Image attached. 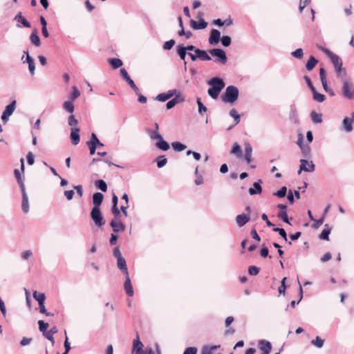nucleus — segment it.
Returning a JSON list of instances; mask_svg holds the SVG:
<instances>
[{
  "instance_id": "1",
  "label": "nucleus",
  "mask_w": 354,
  "mask_h": 354,
  "mask_svg": "<svg viewBox=\"0 0 354 354\" xmlns=\"http://www.w3.org/2000/svg\"><path fill=\"white\" fill-rule=\"evenodd\" d=\"M319 49L324 52L330 59V61L335 67L337 77H344L346 75V71L345 68H342L343 64L342 59L328 48L319 46Z\"/></svg>"
},
{
  "instance_id": "2",
  "label": "nucleus",
  "mask_w": 354,
  "mask_h": 354,
  "mask_svg": "<svg viewBox=\"0 0 354 354\" xmlns=\"http://www.w3.org/2000/svg\"><path fill=\"white\" fill-rule=\"evenodd\" d=\"M342 82V95L350 100H354V84L351 80L346 75L344 77H339Z\"/></svg>"
},
{
  "instance_id": "3",
  "label": "nucleus",
  "mask_w": 354,
  "mask_h": 354,
  "mask_svg": "<svg viewBox=\"0 0 354 354\" xmlns=\"http://www.w3.org/2000/svg\"><path fill=\"white\" fill-rule=\"evenodd\" d=\"M239 97V89L236 86L230 85L228 86L224 94L222 95L221 99L225 102L233 104L237 100Z\"/></svg>"
},
{
  "instance_id": "4",
  "label": "nucleus",
  "mask_w": 354,
  "mask_h": 354,
  "mask_svg": "<svg viewBox=\"0 0 354 354\" xmlns=\"http://www.w3.org/2000/svg\"><path fill=\"white\" fill-rule=\"evenodd\" d=\"M91 218L96 226L101 227L104 225L105 222L100 208H92Z\"/></svg>"
},
{
  "instance_id": "5",
  "label": "nucleus",
  "mask_w": 354,
  "mask_h": 354,
  "mask_svg": "<svg viewBox=\"0 0 354 354\" xmlns=\"http://www.w3.org/2000/svg\"><path fill=\"white\" fill-rule=\"evenodd\" d=\"M209 54L216 57V62L225 64L227 61V57L224 50L221 48H212L209 50Z\"/></svg>"
},
{
  "instance_id": "6",
  "label": "nucleus",
  "mask_w": 354,
  "mask_h": 354,
  "mask_svg": "<svg viewBox=\"0 0 354 354\" xmlns=\"http://www.w3.org/2000/svg\"><path fill=\"white\" fill-rule=\"evenodd\" d=\"M120 74L122 77L127 81L130 87L134 91L136 95H138L139 88L133 82V80L131 78L129 75L125 68H122L120 69Z\"/></svg>"
},
{
  "instance_id": "7",
  "label": "nucleus",
  "mask_w": 354,
  "mask_h": 354,
  "mask_svg": "<svg viewBox=\"0 0 354 354\" xmlns=\"http://www.w3.org/2000/svg\"><path fill=\"white\" fill-rule=\"evenodd\" d=\"M207 84L211 86L212 88L217 89L220 91H221L225 86L223 80L218 77H212L208 81Z\"/></svg>"
},
{
  "instance_id": "8",
  "label": "nucleus",
  "mask_w": 354,
  "mask_h": 354,
  "mask_svg": "<svg viewBox=\"0 0 354 354\" xmlns=\"http://www.w3.org/2000/svg\"><path fill=\"white\" fill-rule=\"evenodd\" d=\"M354 122V112L351 113V117H345L342 122L343 130L347 133L353 130V123Z\"/></svg>"
},
{
  "instance_id": "9",
  "label": "nucleus",
  "mask_w": 354,
  "mask_h": 354,
  "mask_svg": "<svg viewBox=\"0 0 354 354\" xmlns=\"http://www.w3.org/2000/svg\"><path fill=\"white\" fill-rule=\"evenodd\" d=\"M301 165L299 167V174L301 173V171H304L306 172H313L315 171V166L313 161L308 162L307 160L301 159L300 160Z\"/></svg>"
},
{
  "instance_id": "10",
  "label": "nucleus",
  "mask_w": 354,
  "mask_h": 354,
  "mask_svg": "<svg viewBox=\"0 0 354 354\" xmlns=\"http://www.w3.org/2000/svg\"><path fill=\"white\" fill-rule=\"evenodd\" d=\"M258 346L261 354H270L272 350V344L266 339H261L258 342Z\"/></svg>"
},
{
  "instance_id": "11",
  "label": "nucleus",
  "mask_w": 354,
  "mask_h": 354,
  "mask_svg": "<svg viewBox=\"0 0 354 354\" xmlns=\"http://www.w3.org/2000/svg\"><path fill=\"white\" fill-rule=\"evenodd\" d=\"M221 39V32L217 29H212L209 37V43L211 45H216Z\"/></svg>"
},
{
  "instance_id": "12",
  "label": "nucleus",
  "mask_w": 354,
  "mask_h": 354,
  "mask_svg": "<svg viewBox=\"0 0 354 354\" xmlns=\"http://www.w3.org/2000/svg\"><path fill=\"white\" fill-rule=\"evenodd\" d=\"M262 180L259 179L257 182L253 183V187L249 188L248 193L250 195L253 196L255 194H260L262 192Z\"/></svg>"
},
{
  "instance_id": "13",
  "label": "nucleus",
  "mask_w": 354,
  "mask_h": 354,
  "mask_svg": "<svg viewBox=\"0 0 354 354\" xmlns=\"http://www.w3.org/2000/svg\"><path fill=\"white\" fill-rule=\"evenodd\" d=\"M189 24L194 30H202L207 28L208 23L205 19L198 20V21L191 20Z\"/></svg>"
},
{
  "instance_id": "14",
  "label": "nucleus",
  "mask_w": 354,
  "mask_h": 354,
  "mask_svg": "<svg viewBox=\"0 0 354 354\" xmlns=\"http://www.w3.org/2000/svg\"><path fill=\"white\" fill-rule=\"evenodd\" d=\"M142 354L143 353V344L140 339L138 334L136 335V339L133 340L132 353Z\"/></svg>"
},
{
  "instance_id": "15",
  "label": "nucleus",
  "mask_w": 354,
  "mask_h": 354,
  "mask_svg": "<svg viewBox=\"0 0 354 354\" xmlns=\"http://www.w3.org/2000/svg\"><path fill=\"white\" fill-rule=\"evenodd\" d=\"M110 225L113 228V231L115 233H118L119 232H123L126 229L125 225L121 221H117L115 220H111L110 222Z\"/></svg>"
},
{
  "instance_id": "16",
  "label": "nucleus",
  "mask_w": 354,
  "mask_h": 354,
  "mask_svg": "<svg viewBox=\"0 0 354 354\" xmlns=\"http://www.w3.org/2000/svg\"><path fill=\"white\" fill-rule=\"evenodd\" d=\"M124 290H125L127 295L129 297H133V296L134 292H133V286L131 285V279H130V277H129V274L125 275V281H124Z\"/></svg>"
},
{
  "instance_id": "17",
  "label": "nucleus",
  "mask_w": 354,
  "mask_h": 354,
  "mask_svg": "<svg viewBox=\"0 0 354 354\" xmlns=\"http://www.w3.org/2000/svg\"><path fill=\"white\" fill-rule=\"evenodd\" d=\"M250 220V215L242 214L236 217V223L239 227L244 226Z\"/></svg>"
},
{
  "instance_id": "18",
  "label": "nucleus",
  "mask_w": 354,
  "mask_h": 354,
  "mask_svg": "<svg viewBox=\"0 0 354 354\" xmlns=\"http://www.w3.org/2000/svg\"><path fill=\"white\" fill-rule=\"evenodd\" d=\"M70 138L71 140V142L74 145H77L79 144L80 141V129L79 128H72L71 131Z\"/></svg>"
},
{
  "instance_id": "19",
  "label": "nucleus",
  "mask_w": 354,
  "mask_h": 354,
  "mask_svg": "<svg viewBox=\"0 0 354 354\" xmlns=\"http://www.w3.org/2000/svg\"><path fill=\"white\" fill-rule=\"evenodd\" d=\"M104 200V195L100 192L94 193L93 195V208H100Z\"/></svg>"
},
{
  "instance_id": "20",
  "label": "nucleus",
  "mask_w": 354,
  "mask_h": 354,
  "mask_svg": "<svg viewBox=\"0 0 354 354\" xmlns=\"http://www.w3.org/2000/svg\"><path fill=\"white\" fill-rule=\"evenodd\" d=\"M117 266L118 268L124 275L129 274L127 262L124 257L120 258L119 259L117 260Z\"/></svg>"
},
{
  "instance_id": "21",
  "label": "nucleus",
  "mask_w": 354,
  "mask_h": 354,
  "mask_svg": "<svg viewBox=\"0 0 354 354\" xmlns=\"http://www.w3.org/2000/svg\"><path fill=\"white\" fill-rule=\"evenodd\" d=\"M24 53L26 54V62L28 64V69H29L30 74L32 75H33L35 74V69L34 59L32 57H31L29 55L28 50L24 51Z\"/></svg>"
},
{
  "instance_id": "22",
  "label": "nucleus",
  "mask_w": 354,
  "mask_h": 354,
  "mask_svg": "<svg viewBox=\"0 0 354 354\" xmlns=\"http://www.w3.org/2000/svg\"><path fill=\"white\" fill-rule=\"evenodd\" d=\"M331 228L330 227L328 224L324 225V229L322 230V233L319 234V238L322 240L328 241L329 240V234H330Z\"/></svg>"
},
{
  "instance_id": "23",
  "label": "nucleus",
  "mask_w": 354,
  "mask_h": 354,
  "mask_svg": "<svg viewBox=\"0 0 354 354\" xmlns=\"http://www.w3.org/2000/svg\"><path fill=\"white\" fill-rule=\"evenodd\" d=\"M176 50L180 59L184 61V65L186 68L187 62H185V57L188 53H187V51L184 49V46L182 45H178L176 47Z\"/></svg>"
},
{
  "instance_id": "24",
  "label": "nucleus",
  "mask_w": 354,
  "mask_h": 354,
  "mask_svg": "<svg viewBox=\"0 0 354 354\" xmlns=\"http://www.w3.org/2000/svg\"><path fill=\"white\" fill-rule=\"evenodd\" d=\"M230 115L231 117H232L234 118L235 123L234 125L229 127L227 128V130L232 129L233 128V127L238 124L241 120V116L238 113V112L236 111V110L235 109H232L230 110Z\"/></svg>"
},
{
  "instance_id": "25",
  "label": "nucleus",
  "mask_w": 354,
  "mask_h": 354,
  "mask_svg": "<svg viewBox=\"0 0 354 354\" xmlns=\"http://www.w3.org/2000/svg\"><path fill=\"white\" fill-rule=\"evenodd\" d=\"M317 63L318 60L314 56H310L309 59L307 61L306 64V70L308 71H312Z\"/></svg>"
},
{
  "instance_id": "26",
  "label": "nucleus",
  "mask_w": 354,
  "mask_h": 354,
  "mask_svg": "<svg viewBox=\"0 0 354 354\" xmlns=\"http://www.w3.org/2000/svg\"><path fill=\"white\" fill-rule=\"evenodd\" d=\"M16 109V100H13L7 105L3 113L10 116Z\"/></svg>"
},
{
  "instance_id": "27",
  "label": "nucleus",
  "mask_w": 354,
  "mask_h": 354,
  "mask_svg": "<svg viewBox=\"0 0 354 354\" xmlns=\"http://www.w3.org/2000/svg\"><path fill=\"white\" fill-rule=\"evenodd\" d=\"M22 196V201H21V209L24 213L27 214L29 212V203L28 198L27 194H24Z\"/></svg>"
},
{
  "instance_id": "28",
  "label": "nucleus",
  "mask_w": 354,
  "mask_h": 354,
  "mask_svg": "<svg viewBox=\"0 0 354 354\" xmlns=\"http://www.w3.org/2000/svg\"><path fill=\"white\" fill-rule=\"evenodd\" d=\"M109 63L113 69H117L121 67L123 64L122 61L118 58L109 59Z\"/></svg>"
},
{
  "instance_id": "29",
  "label": "nucleus",
  "mask_w": 354,
  "mask_h": 354,
  "mask_svg": "<svg viewBox=\"0 0 354 354\" xmlns=\"http://www.w3.org/2000/svg\"><path fill=\"white\" fill-rule=\"evenodd\" d=\"M196 54H198V59L203 61H209L211 60V57L208 55L206 50L198 49L196 50Z\"/></svg>"
},
{
  "instance_id": "30",
  "label": "nucleus",
  "mask_w": 354,
  "mask_h": 354,
  "mask_svg": "<svg viewBox=\"0 0 354 354\" xmlns=\"http://www.w3.org/2000/svg\"><path fill=\"white\" fill-rule=\"evenodd\" d=\"M30 39L31 43L33 45H35V46H40V44H41L40 38L38 36L36 30L33 31L31 33V35L30 36Z\"/></svg>"
},
{
  "instance_id": "31",
  "label": "nucleus",
  "mask_w": 354,
  "mask_h": 354,
  "mask_svg": "<svg viewBox=\"0 0 354 354\" xmlns=\"http://www.w3.org/2000/svg\"><path fill=\"white\" fill-rule=\"evenodd\" d=\"M300 149L304 157L306 158H309L311 157V149L308 144L302 145V147Z\"/></svg>"
},
{
  "instance_id": "32",
  "label": "nucleus",
  "mask_w": 354,
  "mask_h": 354,
  "mask_svg": "<svg viewBox=\"0 0 354 354\" xmlns=\"http://www.w3.org/2000/svg\"><path fill=\"white\" fill-rule=\"evenodd\" d=\"M156 146L162 150V151H167L169 149V143L165 141L163 138L160 140H158V142L156 144Z\"/></svg>"
},
{
  "instance_id": "33",
  "label": "nucleus",
  "mask_w": 354,
  "mask_h": 354,
  "mask_svg": "<svg viewBox=\"0 0 354 354\" xmlns=\"http://www.w3.org/2000/svg\"><path fill=\"white\" fill-rule=\"evenodd\" d=\"M63 108L67 112L72 113L74 112L75 106L72 100H68L64 102Z\"/></svg>"
},
{
  "instance_id": "34",
  "label": "nucleus",
  "mask_w": 354,
  "mask_h": 354,
  "mask_svg": "<svg viewBox=\"0 0 354 354\" xmlns=\"http://www.w3.org/2000/svg\"><path fill=\"white\" fill-rule=\"evenodd\" d=\"M230 153L236 155L238 158H241L243 156L241 148L238 143H234L233 145V147H232V149Z\"/></svg>"
},
{
  "instance_id": "35",
  "label": "nucleus",
  "mask_w": 354,
  "mask_h": 354,
  "mask_svg": "<svg viewBox=\"0 0 354 354\" xmlns=\"http://www.w3.org/2000/svg\"><path fill=\"white\" fill-rule=\"evenodd\" d=\"M33 297L38 301V304H42L45 302L46 296L44 293L38 292L37 291H34Z\"/></svg>"
},
{
  "instance_id": "36",
  "label": "nucleus",
  "mask_w": 354,
  "mask_h": 354,
  "mask_svg": "<svg viewBox=\"0 0 354 354\" xmlns=\"http://www.w3.org/2000/svg\"><path fill=\"white\" fill-rule=\"evenodd\" d=\"M95 187L103 192H106L107 185L104 180L100 179L95 182Z\"/></svg>"
},
{
  "instance_id": "37",
  "label": "nucleus",
  "mask_w": 354,
  "mask_h": 354,
  "mask_svg": "<svg viewBox=\"0 0 354 354\" xmlns=\"http://www.w3.org/2000/svg\"><path fill=\"white\" fill-rule=\"evenodd\" d=\"M313 93V100L317 102H322L325 100L326 96L324 94L319 93L317 91L316 88L314 91H311Z\"/></svg>"
},
{
  "instance_id": "38",
  "label": "nucleus",
  "mask_w": 354,
  "mask_h": 354,
  "mask_svg": "<svg viewBox=\"0 0 354 354\" xmlns=\"http://www.w3.org/2000/svg\"><path fill=\"white\" fill-rule=\"evenodd\" d=\"M15 19H18V21L20 22L24 27L30 28L31 25L29 21H28L22 15L21 12L18 13L15 18Z\"/></svg>"
},
{
  "instance_id": "39",
  "label": "nucleus",
  "mask_w": 354,
  "mask_h": 354,
  "mask_svg": "<svg viewBox=\"0 0 354 354\" xmlns=\"http://www.w3.org/2000/svg\"><path fill=\"white\" fill-rule=\"evenodd\" d=\"M171 147L176 151H182L187 148V146L180 142L176 141L171 143Z\"/></svg>"
},
{
  "instance_id": "40",
  "label": "nucleus",
  "mask_w": 354,
  "mask_h": 354,
  "mask_svg": "<svg viewBox=\"0 0 354 354\" xmlns=\"http://www.w3.org/2000/svg\"><path fill=\"white\" fill-rule=\"evenodd\" d=\"M311 119L313 122L315 124H319L322 122V113H316L315 111H312L310 113Z\"/></svg>"
},
{
  "instance_id": "41",
  "label": "nucleus",
  "mask_w": 354,
  "mask_h": 354,
  "mask_svg": "<svg viewBox=\"0 0 354 354\" xmlns=\"http://www.w3.org/2000/svg\"><path fill=\"white\" fill-rule=\"evenodd\" d=\"M157 167L158 168L163 167L167 162V159L165 156H159L156 158Z\"/></svg>"
},
{
  "instance_id": "42",
  "label": "nucleus",
  "mask_w": 354,
  "mask_h": 354,
  "mask_svg": "<svg viewBox=\"0 0 354 354\" xmlns=\"http://www.w3.org/2000/svg\"><path fill=\"white\" fill-rule=\"evenodd\" d=\"M90 144H94L97 147H103L104 145L102 143L95 133H91V140H89Z\"/></svg>"
},
{
  "instance_id": "43",
  "label": "nucleus",
  "mask_w": 354,
  "mask_h": 354,
  "mask_svg": "<svg viewBox=\"0 0 354 354\" xmlns=\"http://www.w3.org/2000/svg\"><path fill=\"white\" fill-rule=\"evenodd\" d=\"M219 346H220L219 345L218 346L215 345V346H204L202 348L201 354H212L213 351L216 349Z\"/></svg>"
},
{
  "instance_id": "44",
  "label": "nucleus",
  "mask_w": 354,
  "mask_h": 354,
  "mask_svg": "<svg viewBox=\"0 0 354 354\" xmlns=\"http://www.w3.org/2000/svg\"><path fill=\"white\" fill-rule=\"evenodd\" d=\"M324 344V339H322L320 337L317 336L315 339H313L311 341V344L316 346L317 348H322L323 347Z\"/></svg>"
},
{
  "instance_id": "45",
  "label": "nucleus",
  "mask_w": 354,
  "mask_h": 354,
  "mask_svg": "<svg viewBox=\"0 0 354 354\" xmlns=\"http://www.w3.org/2000/svg\"><path fill=\"white\" fill-rule=\"evenodd\" d=\"M111 212L114 216V218L113 220H115L118 222L121 221L120 218L122 217V213L118 207L117 208H111Z\"/></svg>"
},
{
  "instance_id": "46",
  "label": "nucleus",
  "mask_w": 354,
  "mask_h": 354,
  "mask_svg": "<svg viewBox=\"0 0 354 354\" xmlns=\"http://www.w3.org/2000/svg\"><path fill=\"white\" fill-rule=\"evenodd\" d=\"M207 93H208V95L214 100H216L218 98L221 91L217 90V89H215V88H213L212 87H209L208 91H207Z\"/></svg>"
},
{
  "instance_id": "47",
  "label": "nucleus",
  "mask_w": 354,
  "mask_h": 354,
  "mask_svg": "<svg viewBox=\"0 0 354 354\" xmlns=\"http://www.w3.org/2000/svg\"><path fill=\"white\" fill-rule=\"evenodd\" d=\"M287 193V187L286 186L282 187L279 190L273 193V196H277L280 198L286 196Z\"/></svg>"
},
{
  "instance_id": "48",
  "label": "nucleus",
  "mask_w": 354,
  "mask_h": 354,
  "mask_svg": "<svg viewBox=\"0 0 354 354\" xmlns=\"http://www.w3.org/2000/svg\"><path fill=\"white\" fill-rule=\"evenodd\" d=\"M278 217L281 219L284 223L290 224L289 218L287 214L286 211H281L278 213Z\"/></svg>"
},
{
  "instance_id": "49",
  "label": "nucleus",
  "mask_w": 354,
  "mask_h": 354,
  "mask_svg": "<svg viewBox=\"0 0 354 354\" xmlns=\"http://www.w3.org/2000/svg\"><path fill=\"white\" fill-rule=\"evenodd\" d=\"M39 329L43 333H45L48 328V323L45 322L43 320L38 321Z\"/></svg>"
},
{
  "instance_id": "50",
  "label": "nucleus",
  "mask_w": 354,
  "mask_h": 354,
  "mask_svg": "<svg viewBox=\"0 0 354 354\" xmlns=\"http://www.w3.org/2000/svg\"><path fill=\"white\" fill-rule=\"evenodd\" d=\"M80 91L78 90L77 86H74L73 87L72 93L70 96L71 100L73 101V100H76L78 97H80Z\"/></svg>"
},
{
  "instance_id": "51",
  "label": "nucleus",
  "mask_w": 354,
  "mask_h": 354,
  "mask_svg": "<svg viewBox=\"0 0 354 354\" xmlns=\"http://www.w3.org/2000/svg\"><path fill=\"white\" fill-rule=\"evenodd\" d=\"M196 102H197V104L198 106V113L200 114H202L203 112H206L207 111V107L203 104V102H201L200 97H197Z\"/></svg>"
},
{
  "instance_id": "52",
  "label": "nucleus",
  "mask_w": 354,
  "mask_h": 354,
  "mask_svg": "<svg viewBox=\"0 0 354 354\" xmlns=\"http://www.w3.org/2000/svg\"><path fill=\"white\" fill-rule=\"evenodd\" d=\"M292 57L297 59H302L304 56V52L301 48H297L291 53Z\"/></svg>"
},
{
  "instance_id": "53",
  "label": "nucleus",
  "mask_w": 354,
  "mask_h": 354,
  "mask_svg": "<svg viewBox=\"0 0 354 354\" xmlns=\"http://www.w3.org/2000/svg\"><path fill=\"white\" fill-rule=\"evenodd\" d=\"M221 39L222 45L225 47H227L231 44L232 39L230 36H227V35L223 36Z\"/></svg>"
},
{
  "instance_id": "54",
  "label": "nucleus",
  "mask_w": 354,
  "mask_h": 354,
  "mask_svg": "<svg viewBox=\"0 0 354 354\" xmlns=\"http://www.w3.org/2000/svg\"><path fill=\"white\" fill-rule=\"evenodd\" d=\"M260 268L255 266H250L248 268V272L252 276H256L259 274Z\"/></svg>"
},
{
  "instance_id": "55",
  "label": "nucleus",
  "mask_w": 354,
  "mask_h": 354,
  "mask_svg": "<svg viewBox=\"0 0 354 354\" xmlns=\"http://www.w3.org/2000/svg\"><path fill=\"white\" fill-rule=\"evenodd\" d=\"M148 133L150 136V138L151 140H160L162 139V136L157 131H148Z\"/></svg>"
},
{
  "instance_id": "56",
  "label": "nucleus",
  "mask_w": 354,
  "mask_h": 354,
  "mask_svg": "<svg viewBox=\"0 0 354 354\" xmlns=\"http://www.w3.org/2000/svg\"><path fill=\"white\" fill-rule=\"evenodd\" d=\"M274 232H279V235L285 240L287 241V234L283 228L274 227L273 228Z\"/></svg>"
},
{
  "instance_id": "57",
  "label": "nucleus",
  "mask_w": 354,
  "mask_h": 354,
  "mask_svg": "<svg viewBox=\"0 0 354 354\" xmlns=\"http://www.w3.org/2000/svg\"><path fill=\"white\" fill-rule=\"evenodd\" d=\"M169 99V95H167V93H160L158 94L156 97V100H158V101H160V102H166L167 100H168Z\"/></svg>"
},
{
  "instance_id": "58",
  "label": "nucleus",
  "mask_w": 354,
  "mask_h": 354,
  "mask_svg": "<svg viewBox=\"0 0 354 354\" xmlns=\"http://www.w3.org/2000/svg\"><path fill=\"white\" fill-rule=\"evenodd\" d=\"M175 43L176 41L174 39H170L169 41H167L166 42H165L163 45V48L165 50H170L174 46Z\"/></svg>"
},
{
  "instance_id": "59",
  "label": "nucleus",
  "mask_w": 354,
  "mask_h": 354,
  "mask_svg": "<svg viewBox=\"0 0 354 354\" xmlns=\"http://www.w3.org/2000/svg\"><path fill=\"white\" fill-rule=\"evenodd\" d=\"M68 125L71 126V127H73V126H75L78 123V121L75 118V115L71 114L69 115L68 117Z\"/></svg>"
},
{
  "instance_id": "60",
  "label": "nucleus",
  "mask_w": 354,
  "mask_h": 354,
  "mask_svg": "<svg viewBox=\"0 0 354 354\" xmlns=\"http://www.w3.org/2000/svg\"><path fill=\"white\" fill-rule=\"evenodd\" d=\"M324 219V215H323L320 218L314 220L315 223L313 225V227L315 229L319 228L323 224Z\"/></svg>"
},
{
  "instance_id": "61",
  "label": "nucleus",
  "mask_w": 354,
  "mask_h": 354,
  "mask_svg": "<svg viewBox=\"0 0 354 354\" xmlns=\"http://www.w3.org/2000/svg\"><path fill=\"white\" fill-rule=\"evenodd\" d=\"M322 84L323 86V88H324V91L326 93H328L330 96H334L335 95L334 91L331 88H330L328 87V84H327V81L322 82Z\"/></svg>"
},
{
  "instance_id": "62",
  "label": "nucleus",
  "mask_w": 354,
  "mask_h": 354,
  "mask_svg": "<svg viewBox=\"0 0 354 354\" xmlns=\"http://www.w3.org/2000/svg\"><path fill=\"white\" fill-rule=\"evenodd\" d=\"M173 100L176 102V104H179L185 101V97L181 95L180 91H178Z\"/></svg>"
},
{
  "instance_id": "63",
  "label": "nucleus",
  "mask_w": 354,
  "mask_h": 354,
  "mask_svg": "<svg viewBox=\"0 0 354 354\" xmlns=\"http://www.w3.org/2000/svg\"><path fill=\"white\" fill-rule=\"evenodd\" d=\"M197 348L191 346L187 347L183 352V354H197Z\"/></svg>"
},
{
  "instance_id": "64",
  "label": "nucleus",
  "mask_w": 354,
  "mask_h": 354,
  "mask_svg": "<svg viewBox=\"0 0 354 354\" xmlns=\"http://www.w3.org/2000/svg\"><path fill=\"white\" fill-rule=\"evenodd\" d=\"M27 162L29 165H32L35 162L34 155L31 151H29L26 156Z\"/></svg>"
}]
</instances>
